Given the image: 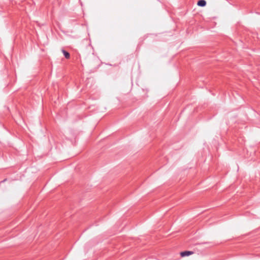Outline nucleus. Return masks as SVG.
<instances>
[{
  "label": "nucleus",
  "mask_w": 260,
  "mask_h": 260,
  "mask_svg": "<svg viewBox=\"0 0 260 260\" xmlns=\"http://www.w3.org/2000/svg\"><path fill=\"white\" fill-rule=\"evenodd\" d=\"M192 254H193V252L192 251H185L181 252L180 253V255L182 257L189 256Z\"/></svg>",
  "instance_id": "obj_1"
},
{
  "label": "nucleus",
  "mask_w": 260,
  "mask_h": 260,
  "mask_svg": "<svg viewBox=\"0 0 260 260\" xmlns=\"http://www.w3.org/2000/svg\"><path fill=\"white\" fill-rule=\"evenodd\" d=\"M197 5L200 7H205L206 5V2L205 0H199Z\"/></svg>",
  "instance_id": "obj_2"
},
{
  "label": "nucleus",
  "mask_w": 260,
  "mask_h": 260,
  "mask_svg": "<svg viewBox=\"0 0 260 260\" xmlns=\"http://www.w3.org/2000/svg\"><path fill=\"white\" fill-rule=\"evenodd\" d=\"M62 52L63 53L64 55L65 56V57L66 58L68 59L70 58V54L68 52L64 50H62Z\"/></svg>",
  "instance_id": "obj_3"
}]
</instances>
